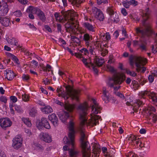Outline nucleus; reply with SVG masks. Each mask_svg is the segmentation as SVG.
I'll return each mask as SVG.
<instances>
[{"label": "nucleus", "instance_id": "1", "mask_svg": "<svg viewBox=\"0 0 157 157\" xmlns=\"http://www.w3.org/2000/svg\"><path fill=\"white\" fill-rule=\"evenodd\" d=\"M89 100L94 104L92 107V111L90 119L87 120L88 117L87 111L88 105L86 102L80 104L78 108L81 111L79 117V124L78 129L80 132V140L82 157H90L91 156L90 147L89 142L87 141V137L84 132L85 125L87 126H93L96 125L99 123L98 120L101 118L100 116L97 114L100 113L101 108L94 98H89Z\"/></svg>", "mask_w": 157, "mask_h": 157}, {"label": "nucleus", "instance_id": "2", "mask_svg": "<svg viewBox=\"0 0 157 157\" xmlns=\"http://www.w3.org/2000/svg\"><path fill=\"white\" fill-rule=\"evenodd\" d=\"M75 122L73 119H71L68 123L67 128L69 132L68 134V137H65L63 140L65 144L68 145L71 144L72 148L70 149L69 147L67 145L63 147L64 151L69 150V154L70 157H77L79 151L75 150L74 148L75 145V134L76 131L75 129Z\"/></svg>", "mask_w": 157, "mask_h": 157}, {"label": "nucleus", "instance_id": "3", "mask_svg": "<svg viewBox=\"0 0 157 157\" xmlns=\"http://www.w3.org/2000/svg\"><path fill=\"white\" fill-rule=\"evenodd\" d=\"M76 15V13L73 10H69L65 13L64 16L65 20L67 21L65 25L66 31L71 34H75L77 30V23L74 18Z\"/></svg>", "mask_w": 157, "mask_h": 157}, {"label": "nucleus", "instance_id": "4", "mask_svg": "<svg viewBox=\"0 0 157 157\" xmlns=\"http://www.w3.org/2000/svg\"><path fill=\"white\" fill-rule=\"evenodd\" d=\"M142 13L144 20L142 23L145 29L144 30L142 27H138L136 29V32L137 34L141 35L142 36H144L145 35L149 36L154 33L151 28V25L150 24H145V21L148 18L149 16V8H147L146 9L145 11H143Z\"/></svg>", "mask_w": 157, "mask_h": 157}, {"label": "nucleus", "instance_id": "5", "mask_svg": "<svg viewBox=\"0 0 157 157\" xmlns=\"http://www.w3.org/2000/svg\"><path fill=\"white\" fill-rule=\"evenodd\" d=\"M66 89V92L62 93L61 89L58 87L56 90L57 92L58 93V96L59 97L61 96L65 100L67 99L69 97H71L73 100H75L77 101L78 100L80 94V91L79 90L74 89L72 86L69 85L67 86Z\"/></svg>", "mask_w": 157, "mask_h": 157}, {"label": "nucleus", "instance_id": "6", "mask_svg": "<svg viewBox=\"0 0 157 157\" xmlns=\"http://www.w3.org/2000/svg\"><path fill=\"white\" fill-rule=\"evenodd\" d=\"M125 76L123 73H118L114 75L109 78L107 82L108 85L110 87H113L114 85L121 84L124 80Z\"/></svg>", "mask_w": 157, "mask_h": 157}, {"label": "nucleus", "instance_id": "7", "mask_svg": "<svg viewBox=\"0 0 157 157\" xmlns=\"http://www.w3.org/2000/svg\"><path fill=\"white\" fill-rule=\"evenodd\" d=\"M135 62L137 71L144 73L146 70V68L143 66L147 63V59L144 57L139 56L136 58Z\"/></svg>", "mask_w": 157, "mask_h": 157}, {"label": "nucleus", "instance_id": "8", "mask_svg": "<svg viewBox=\"0 0 157 157\" xmlns=\"http://www.w3.org/2000/svg\"><path fill=\"white\" fill-rule=\"evenodd\" d=\"M140 97L145 98L146 96H149L154 104L157 105V94L153 92L148 91L147 90L142 91L139 93Z\"/></svg>", "mask_w": 157, "mask_h": 157}, {"label": "nucleus", "instance_id": "9", "mask_svg": "<svg viewBox=\"0 0 157 157\" xmlns=\"http://www.w3.org/2000/svg\"><path fill=\"white\" fill-rule=\"evenodd\" d=\"M36 125L39 130H42L43 128L49 129L51 128L50 125L46 118L42 117L41 121H37L36 122Z\"/></svg>", "mask_w": 157, "mask_h": 157}, {"label": "nucleus", "instance_id": "10", "mask_svg": "<svg viewBox=\"0 0 157 157\" xmlns=\"http://www.w3.org/2000/svg\"><path fill=\"white\" fill-rule=\"evenodd\" d=\"M22 142L21 137L20 136H17L13 139L12 146L14 149H18L21 147Z\"/></svg>", "mask_w": 157, "mask_h": 157}, {"label": "nucleus", "instance_id": "11", "mask_svg": "<svg viewBox=\"0 0 157 157\" xmlns=\"http://www.w3.org/2000/svg\"><path fill=\"white\" fill-rule=\"evenodd\" d=\"M12 124V122L8 118L5 117L0 119V126L2 128L10 127Z\"/></svg>", "mask_w": 157, "mask_h": 157}, {"label": "nucleus", "instance_id": "12", "mask_svg": "<svg viewBox=\"0 0 157 157\" xmlns=\"http://www.w3.org/2000/svg\"><path fill=\"white\" fill-rule=\"evenodd\" d=\"M39 137L40 139L46 143H49L52 141L51 136L47 133L41 132L40 134Z\"/></svg>", "mask_w": 157, "mask_h": 157}, {"label": "nucleus", "instance_id": "13", "mask_svg": "<svg viewBox=\"0 0 157 157\" xmlns=\"http://www.w3.org/2000/svg\"><path fill=\"white\" fill-rule=\"evenodd\" d=\"M107 10L111 17V19L112 21L116 23L119 21L118 15L117 13H114L112 8H108Z\"/></svg>", "mask_w": 157, "mask_h": 157}, {"label": "nucleus", "instance_id": "14", "mask_svg": "<svg viewBox=\"0 0 157 157\" xmlns=\"http://www.w3.org/2000/svg\"><path fill=\"white\" fill-rule=\"evenodd\" d=\"M6 40L9 44L13 46H17V40L15 38L12 37L10 35H6Z\"/></svg>", "mask_w": 157, "mask_h": 157}, {"label": "nucleus", "instance_id": "15", "mask_svg": "<svg viewBox=\"0 0 157 157\" xmlns=\"http://www.w3.org/2000/svg\"><path fill=\"white\" fill-rule=\"evenodd\" d=\"M103 95L102 96V98L105 103H107L109 101H111V102L114 103L115 102V101L113 100V99H110L109 96L107 95L108 93L105 87H103Z\"/></svg>", "mask_w": 157, "mask_h": 157}, {"label": "nucleus", "instance_id": "16", "mask_svg": "<svg viewBox=\"0 0 157 157\" xmlns=\"http://www.w3.org/2000/svg\"><path fill=\"white\" fill-rule=\"evenodd\" d=\"M49 120L51 122L55 127H56L58 124V120L56 115L52 113L48 116Z\"/></svg>", "mask_w": 157, "mask_h": 157}, {"label": "nucleus", "instance_id": "17", "mask_svg": "<svg viewBox=\"0 0 157 157\" xmlns=\"http://www.w3.org/2000/svg\"><path fill=\"white\" fill-rule=\"evenodd\" d=\"M8 6L7 3H4L2 5H0V15H6L8 13Z\"/></svg>", "mask_w": 157, "mask_h": 157}, {"label": "nucleus", "instance_id": "18", "mask_svg": "<svg viewBox=\"0 0 157 157\" xmlns=\"http://www.w3.org/2000/svg\"><path fill=\"white\" fill-rule=\"evenodd\" d=\"M94 10L96 12L95 17L100 21H103L104 19V16L101 11L95 7L94 8Z\"/></svg>", "mask_w": 157, "mask_h": 157}, {"label": "nucleus", "instance_id": "19", "mask_svg": "<svg viewBox=\"0 0 157 157\" xmlns=\"http://www.w3.org/2000/svg\"><path fill=\"white\" fill-rule=\"evenodd\" d=\"M5 73V78L8 80H11L14 78V73L13 71L11 70H6Z\"/></svg>", "mask_w": 157, "mask_h": 157}, {"label": "nucleus", "instance_id": "20", "mask_svg": "<svg viewBox=\"0 0 157 157\" xmlns=\"http://www.w3.org/2000/svg\"><path fill=\"white\" fill-rule=\"evenodd\" d=\"M59 116L62 121L64 123L69 117V115L68 113L65 111H63L62 113L59 114Z\"/></svg>", "mask_w": 157, "mask_h": 157}, {"label": "nucleus", "instance_id": "21", "mask_svg": "<svg viewBox=\"0 0 157 157\" xmlns=\"http://www.w3.org/2000/svg\"><path fill=\"white\" fill-rule=\"evenodd\" d=\"M76 107V105L75 104H69L68 102L67 101L65 102L64 105V107L65 109L67 111L71 112L75 109Z\"/></svg>", "mask_w": 157, "mask_h": 157}, {"label": "nucleus", "instance_id": "22", "mask_svg": "<svg viewBox=\"0 0 157 157\" xmlns=\"http://www.w3.org/2000/svg\"><path fill=\"white\" fill-rule=\"evenodd\" d=\"M84 27L90 31L92 32L95 31V27L92 25L88 22H84L83 24Z\"/></svg>", "mask_w": 157, "mask_h": 157}, {"label": "nucleus", "instance_id": "23", "mask_svg": "<svg viewBox=\"0 0 157 157\" xmlns=\"http://www.w3.org/2000/svg\"><path fill=\"white\" fill-rule=\"evenodd\" d=\"M40 110L44 113L48 114L53 112V109L49 106H46L44 108H41Z\"/></svg>", "mask_w": 157, "mask_h": 157}, {"label": "nucleus", "instance_id": "24", "mask_svg": "<svg viewBox=\"0 0 157 157\" xmlns=\"http://www.w3.org/2000/svg\"><path fill=\"white\" fill-rule=\"evenodd\" d=\"M39 17L40 19L42 21H44L45 19V17L43 12L40 9H38L36 13Z\"/></svg>", "mask_w": 157, "mask_h": 157}, {"label": "nucleus", "instance_id": "25", "mask_svg": "<svg viewBox=\"0 0 157 157\" xmlns=\"http://www.w3.org/2000/svg\"><path fill=\"white\" fill-rule=\"evenodd\" d=\"M0 21L3 25L6 27L9 26L10 23V20L7 17H1Z\"/></svg>", "mask_w": 157, "mask_h": 157}, {"label": "nucleus", "instance_id": "26", "mask_svg": "<svg viewBox=\"0 0 157 157\" xmlns=\"http://www.w3.org/2000/svg\"><path fill=\"white\" fill-rule=\"evenodd\" d=\"M38 9V8L30 6L27 8L26 11L27 12L29 13L35 14Z\"/></svg>", "mask_w": 157, "mask_h": 157}, {"label": "nucleus", "instance_id": "27", "mask_svg": "<svg viewBox=\"0 0 157 157\" xmlns=\"http://www.w3.org/2000/svg\"><path fill=\"white\" fill-rule=\"evenodd\" d=\"M128 140L132 142H133L136 141V143L137 144L139 141V139L137 138V137L134 135H131L128 138Z\"/></svg>", "mask_w": 157, "mask_h": 157}, {"label": "nucleus", "instance_id": "28", "mask_svg": "<svg viewBox=\"0 0 157 157\" xmlns=\"http://www.w3.org/2000/svg\"><path fill=\"white\" fill-rule=\"evenodd\" d=\"M155 111V108L151 105L149 106L147 108L146 113L149 115H151L153 112H154Z\"/></svg>", "mask_w": 157, "mask_h": 157}, {"label": "nucleus", "instance_id": "29", "mask_svg": "<svg viewBox=\"0 0 157 157\" xmlns=\"http://www.w3.org/2000/svg\"><path fill=\"white\" fill-rule=\"evenodd\" d=\"M90 37L89 35L86 33L84 35L83 39L86 42V44L87 46H89V41L90 39Z\"/></svg>", "mask_w": 157, "mask_h": 157}, {"label": "nucleus", "instance_id": "30", "mask_svg": "<svg viewBox=\"0 0 157 157\" xmlns=\"http://www.w3.org/2000/svg\"><path fill=\"white\" fill-rule=\"evenodd\" d=\"M95 61L96 64L98 66H101L104 62V60L102 59L97 58Z\"/></svg>", "mask_w": 157, "mask_h": 157}, {"label": "nucleus", "instance_id": "31", "mask_svg": "<svg viewBox=\"0 0 157 157\" xmlns=\"http://www.w3.org/2000/svg\"><path fill=\"white\" fill-rule=\"evenodd\" d=\"M106 68H107V70L109 71L112 73H115L116 72V70L114 68V67L111 65L109 64H107L106 65Z\"/></svg>", "mask_w": 157, "mask_h": 157}, {"label": "nucleus", "instance_id": "32", "mask_svg": "<svg viewBox=\"0 0 157 157\" xmlns=\"http://www.w3.org/2000/svg\"><path fill=\"white\" fill-rule=\"evenodd\" d=\"M93 153L94 155V157H98L99 155L100 149L98 148H94L93 150Z\"/></svg>", "mask_w": 157, "mask_h": 157}, {"label": "nucleus", "instance_id": "33", "mask_svg": "<svg viewBox=\"0 0 157 157\" xmlns=\"http://www.w3.org/2000/svg\"><path fill=\"white\" fill-rule=\"evenodd\" d=\"M131 86L134 90H136L138 89L139 87V85L138 84L137 81H133L132 82Z\"/></svg>", "mask_w": 157, "mask_h": 157}, {"label": "nucleus", "instance_id": "34", "mask_svg": "<svg viewBox=\"0 0 157 157\" xmlns=\"http://www.w3.org/2000/svg\"><path fill=\"white\" fill-rule=\"evenodd\" d=\"M111 38L110 36L109 33H106L105 34L102 36V39L105 41H108L110 40Z\"/></svg>", "mask_w": 157, "mask_h": 157}, {"label": "nucleus", "instance_id": "35", "mask_svg": "<svg viewBox=\"0 0 157 157\" xmlns=\"http://www.w3.org/2000/svg\"><path fill=\"white\" fill-rule=\"evenodd\" d=\"M147 44L145 41H142L139 45L140 48L142 50H146V45Z\"/></svg>", "mask_w": 157, "mask_h": 157}, {"label": "nucleus", "instance_id": "36", "mask_svg": "<svg viewBox=\"0 0 157 157\" xmlns=\"http://www.w3.org/2000/svg\"><path fill=\"white\" fill-rule=\"evenodd\" d=\"M22 121L28 127H30L31 126V123L29 119L27 118H22Z\"/></svg>", "mask_w": 157, "mask_h": 157}, {"label": "nucleus", "instance_id": "37", "mask_svg": "<svg viewBox=\"0 0 157 157\" xmlns=\"http://www.w3.org/2000/svg\"><path fill=\"white\" fill-rule=\"evenodd\" d=\"M36 113V110L34 107L29 112V114L31 117L34 116Z\"/></svg>", "mask_w": 157, "mask_h": 157}, {"label": "nucleus", "instance_id": "38", "mask_svg": "<svg viewBox=\"0 0 157 157\" xmlns=\"http://www.w3.org/2000/svg\"><path fill=\"white\" fill-rule=\"evenodd\" d=\"M85 0H68L70 2L76 5H78L82 2Z\"/></svg>", "mask_w": 157, "mask_h": 157}, {"label": "nucleus", "instance_id": "39", "mask_svg": "<svg viewBox=\"0 0 157 157\" xmlns=\"http://www.w3.org/2000/svg\"><path fill=\"white\" fill-rule=\"evenodd\" d=\"M22 99L25 102H27L29 100V96L27 94H24L22 95Z\"/></svg>", "mask_w": 157, "mask_h": 157}, {"label": "nucleus", "instance_id": "40", "mask_svg": "<svg viewBox=\"0 0 157 157\" xmlns=\"http://www.w3.org/2000/svg\"><path fill=\"white\" fill-rule=\"evenodd\" d=\"M130 1L125 0L123 2V6L126 8H128L131 5Z\"/></svg>", "mask_w": 157, "mask_h": 157}, {"label": "nucleus", "instance_id": "41", "mask_svg": "<svg viewBox=\"0 0 157 157\" xmlns=\"http://www.w3.org/2000/svg\"><path fill=\"white\" fill-rule=\"evenodd\" d=\"M71 39L72 41L74 43L78 44L80 42V40L78 38L74 36H71Z\"/></svg>", "mask_w": 157, "mask_h": 157}, {"label": "nucleus", "instance_id": "42", "mask_svg": "<svg viewBox=\"0 0 157 157\" xmlns=\"http://www.w3.org/2000/svg\"><path fill=\"white\" fill-rule=\"evenodd\" d=\"M56 20L59 22H61L63 20V17L59 15L57 13H55L54 14Z\"/></svg>", "mask_w": 157, "mask_h": 157}, {"label": "nucleus", "instance_id": "43", "mask_svg": "<svg viewBox=\"0 0 157 157\" xmlns=\"http://www.w3.org/2000/svg\"><path fill=\"white\" fill-rule=\"evenodd\" d=\"M126 72L128 75L132 77H135L136 75V74L134 71H131L127 69L125 70Z\"/></svg>", "mask_w": 157, "mask_h": 157}, {"label": "nucleus", "instance_id": "44", "mask_svg": "<svg viewBox=\"0 0 157 157\" xmlns=\"http://www.w3.org/2000/svg\"><path fill=\"white\" fill-rule=\"evenodd\" d=\"M79 51L82 53L81 55H87L88 54V50L85 48H82Z\"/></svg>", "mask_w": 157, "mask_h": 157}, {"label": "nucleus", "instance_id": "45", "mask_svg": "<svg viewBox=\"0 0 157 157\" xmlns=\"http://www.w3.org/2000/svg\"><path fill=\"white\" fill-rule=\"evenodd\" d=\"M129 17H130L133 20L138 21H139V19L138 18V17H137L135 14H131L129 16Z\"/></svg>", "mask_w": 157, "mask_h": 157}, {"label": "nucleus", "instance_id": "46", "mask_svg": "<svg viewBox=\"0 0 157 157\" xmlns=\"http://www.w3.org/2000/svg\"><path fill=\"white\" fill-rule=\"evenodd\" d=\"M22 78L24 81H27L30 78L29 75L24 74L22 76Z\"/></svg>", "mask_w": 157, "mask_h": 157}, {"label": "nucleus", "instance_id": "47", "mask_svg": "<svg viewBox=\"0 0 157 157\" xmlns=\"http://www.w3.org/2000/svg\"><path fill=\"white\" fill-rule=\"evenodd\" d=\"M7 99L6 97L4 96H2L0 97V101L5 103H6Z\"/></svg>", "mask_w": 157, "mask_h": 157}, {"label": "nucleus", "instance_id": "48", "mask_svg": "<svg viewBox=\"0 0 157 157\" xmlns=\"http://www.w3.org/2000/svg\"><path fill=\"white\" fill-rule=\"evenodd\" d=\"M13 15L17 17H20L22 16V14L20 10H17L13 13Z\"/></svg>", "mask_w": 157, "mask_h": 157}, {"label": "nucleus", "instance_id": "49", "mask_svg": "<svg viewBox=\"0 0 157 157\" xmlns=\"http://www.w3.org/2000/svg\"><path fill=\"white\" fill-rule=\"evenodd\" d=\"M58 74L60 76H61L62 78L65 77H67V75L66 73L60 70L59 71Z\"/></svg>", "mask_w": 157, "mask_h": 157}, {"label": "nucleus", "instance_id": "50", "mask_svg": "<svg viewBox=\"0 0 157 157\" xmlns=\"http://www.w3.org/2000/svg\"><path fill=\"white\" fill-rule=\"evenodd\" d=\"M127 156L128 157H137V155L132 152H129Z\"/></svg>", "mask_w": 157, "mask_h": 157}, {"label": "nucleus", "instance_id": "51", "mask_svg": "<svg viewBox=\"0 0 157 157\" xmlns=\"http://www.w3.org/2000/svg\"><path fill=\"white\" fill-rule=\"evenodd\" d=\"M154 76L155 75H154V73H152L151 75H149L148 77V79L150 82H152L154 81Z\"/></svg>", "mask_w": 157, "mask_h": 157}, {"label": "nucleus", "instance_id": "52", "mask_svg": "<svg viewBox=\"0 0 157 157\" xmlns=\"http://www.w3.org/2000/svg\"><path fill=\"white\" fill-rule=\"evenodd\" d=\"M130 1L131 5L133 6H135L138 4V2L135 0H130Z\"/></svg>", "mask_w": 157, "mask_h": 157}, {"label": "nucleus", "instance_id": "53", "mask_svg": "<svg viewBox=\"0 0 157 157\" xmlns=\"http://www.w3.org/2000/svg\"><path fill=\"white\" fill-rule=\"evenodd\" d=\"M101 55L103 56H105L108 53V51L105 49H102L101 51Z\"/></svg>", "mask_w": 157, "mask_h": 157}, {"label": "nucleus", "instance_id": "54", "mask_svg": "<svg viewBox=\"0 0 157 157\" xmlns=\"http://www.w3.org/2000/svg\"><path fill=\"white\" fill-rule=\"evenodd\" d=\"M10 100L13 103H15L17 101V98L15 96H12L10 97Z\"/></svg>", "mask_w": 157, "mask_h": 157}, {"label": "nucleus", "instance_id": "55", "mask_svg": "<svg viewBox=\"0 0 157 157\" xmlns=\"http://www.w3.org/2000/svg\"><path fill=\"white\" fill-rule=\"evenodd\" d=\"M59 44L61 46H63L66 44L65 41L63 40L61 38L59 39Z\"/></svg>", "mask_w": 157, "mask_h": 157}, {"label": "nucleus", "instance_id": "56", "mask_svg": "<svg viewBox=\"0 0 157 157\" xmlns=\"http://www.w3.org/2000/svg\"><path fill=\"white\" fill-rule=\"evenodd\" d=\"M115 94L116 95L120 97L121 98L124 99V94L119 92H116Z\"/></svg>", "mask_w": 157, "mask_h": 157}, {"label": "nucleus", "instance_id": "57", "mask_svg": "<svg viewBox=\"0 0 157 157\" xmlns=\"http://www.w3.org/2000/svg\"><path fill=\"white\" fill-rule=\"evenodd\" d=\"M82 61L85 66L86 67H88V63L87 62V59L83 57Z\"/></svg>", "mask_w": 157, "mask_h": 157}, {"label": "nucleus", "instance_id": "58", "mask_svg": "<svg viewBox=\"0 0 157 157\" xmlns=\"http://www.w3.org/2000/svg\"><path fill=\"white\" fill-rule=\"evenodd\" d=\"M121 12L122 13L124 16H126L128 14L126 10L124 8H122L121 9Z\"/></svg>", "mask_w": 157, "mask_h": 157}, {"label": "nucleus", "instance_id": "59", "mask_svg": "<svg viewBox=\"0 0 157 157\" xmlns=\"http://www.w3.org/2000/svg\"><path fill=\"white\" fill-rule=\"evenodd\" d=\"M107 149L106 147H103L102 148V151L105 156L107 154Z\"/></svg>", "mask_w": 157, "mask_h": 157}, {"label": "nucleus", "instance_id": "60", "mask_svg": "<svg viewBox=\"0 0 157 157\" xmlns=\"http://www.w3.org/2000/svg\"><path fill=\"white\" fill-rule=\"evenodd\" d=\"M97 0V3L99 4H101L102 3H106L107 2V0Z\"/></svg>", "mask_w": 157, "mask_h": 157}, {"label": "nucleus", "instance_id": "61", "mask_svg": "<svg viewBox=\"0 0 157 157\" xmlns=\"http://www.w3.org/2000/svg\"><path fill=\"white\" fill-rule=\"evenodd\" d=\"M74 55L77 58L79 59H81L83 57L82 56V55L80 54L79 53H74Z\"/></svg>", "mask_w": 157, "mask_h": 157}, {"label": "nucleus", "instance_id": "62", "mask_svg": "<svg viewBox=\"0 0 157 157\" xmlns=\"http://www.w3.org/2000/svg\"><path fill=\"white\" fill-rule=\"evenodd\" d=\"M54 102L56 104L60 105L61 106H62L64 105L63 103L59 101V100H55Z\"/></svg>", "mask_w": 157, "mask_h": 157}, {"label": "nucleus", "instance_id": "63", "mask_svg": "<svg viewBox=\"0 0 157 157\" xmlns=\"http://www.w3.org/2000/svg\"><path fill=\"white\" fill-rule=\"evenodd\" d=\"M142 41H138L136 40H134L133 41V45L134 46H136L137 45H140L141 42Z\"/></svg>", "mask_w": 157, "mask_h": 157}, {"label": "nucleus", "instance_id": "64", "mask_svg": "<svg viewBox=\"0 0 157 157\" xmlns=\"http://www.w3.org/2000/svg\"><path fill=\"white\" fill-rule=\"evenodd\" d=\"M136 103L137 104L138 106H140L143 104V102L139 99L136 101Z\"/></svg>", "mask_w": 157, "mask_h": 157}]
</instances>
